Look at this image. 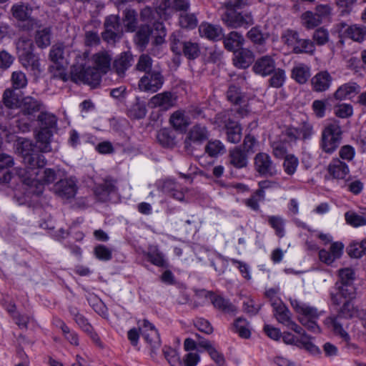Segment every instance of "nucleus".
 Masks as SVG:
<instances>
[{
  "mask_svg": "<svg viewBox=\"0 0 366 366\" xmlns=\"http://www.w3.org/2000/svg\"><path fill=\"white\" fill-rule=\"evenodd\" d=\"M16 152L23 157L26 168L18 169L17 175L22 182L31 184L36 179L39 174L37 167H44L46 164V159L44 155L35 153L34 146L29 139L19 140L16 144Z\"/></svg>",
  "mask_w": 366,
  "mask_h": 366,
  "instance_id": "1",
  "label": "nucleus"
},
{
  "mask_svg": "<svg viewBox=\"0 0 366 366\" xmlns=\"http://www.w3.org/2000/svg\"><path fill=\"white\" fill-rule=\"evenodd\" d=\"M71 78L74 82L86 84L92 87L97 86L101 81L100 72L86 62L74 65Z\"/></svg>",
  "mask_w": 366,
  "mask_h": 366,
  "instance_id": "2",
  "label": "nucleus"
},
{
  "mask_svg": "<svg viewBox=\"0 0 366 366\" xmlns=\"http://www.w3.org/2000/svg\"><path fill=\"white\" fill-rule=\"evenodd\" d=\"M224 24L231 29L244 28L254 24V21L250 11H237L236 9L226 10L221 16Z\"/></svg>",
  "mask_w": 366,
  "mask_h": 366,
  "instance_id": "3",
  "label": "nucleus"
},
{
  "mask_svg": "<svg viewBox=\"0 0 366 366\" xmlns=\"http://www.w3.org/2000/svg\"><path fill=\"white\" fill-rule=\"evenodd\" d=\"M342 130L337 122H332L325 127L322 132L320 147L328 154L332 153L341 142Z\"/></svg>",
  "mask_w": 366,
  "mask_h": 366,
  "instance_id": "4",
  "label": "nucleus"
},
{
  "mask_svg": "<svg viewBox=\"0 0 366 366\" xmlns=\"http://www.w3.org/2000/svg\"><path fill=\"white\" fill-rule=\"evenodd\" d=\"M272 308L274 317L279 323L293 330L295 333L302 332V327L292 320L291 312L281 300L274 301Z\"/></svg>",
  "mask_w": 366,
  "mask_h": 366,
  "instance_id": "5",
  "label": "nucleus"
},
{
  "mask_svg": "<svg viewBox=\"0 0 366 366\" xmlns=\"http://www.w3.org/2000/svg\"><path fill=\"white\" fill-rule=\"evenodd\" d=\"M42 167L36 166L39 173L35 177L36 179L34 182H31V184L23 182L25 185L28 186L30 193L36 195L42 194L44 184L53 183L56 179V173L54 169L49 168L42 169Z\"/></svg>",
  "mask_w": 366,
  "mask_h": 366,
  "instance_id": "6",
  "label": "nucleus"
},
{
  "mask_svg": "<svg viewBox=\"0 0 366 366\" xmlns=\"http://www.w3.org/2000/svg\"><path fill=\"white\" fill-rule=\"evenodd\" d=\"M104 26V31L102 33V39L105 41L114 44L121 39L123 31L118 15L107 16Z\"/></svg>",
  "mask_w": 366,
  "mask_h": 366,
  "instance_id": "7",
  "label": "nucleus"
},
{
  "mask_svg": "<svg viewBox=\"0 0 366 366\" xmlns=\"http://www.w3.org/2000/svg\"><path fill=\"white\" fill-rule=\"evenodd\" d=\"M164 82V78L159 71H152L145 74L139 81L141 91L156 92L160 89Z\"/></svg>",
  "mask_w": 366,
  "mask_h": 366,
  "instance_id": "8",
  "label": "nucleus"
},
{
  "mask_svg": "<svg viewBox=\"0 0 366 366\" xmlns=\"http://www.w3.org/2000/svg\"><path fill=\"white\" fill-rule=\"evenodd\" d=\"M254 170L263 177H273L277 174L276 166L270 156L264 152L257 154L254 158Z\"/></svg>",
  "mask_w": 366,
  "mask_h": 366,
  "instance_id": "9",
  "label": "nucleus"
},
{
  "mask_svg": "<svg viewBox=\"0 0 366 366\" xmlns=\"http://www.w3.org/2000/svg\"><path fill=\"white\" fill-rule=\"evenodd\" d=\"M290 302L297 315V320H308L319 319L323 314V311H319L316 307L303 303L296 299H290Z\"/></svg>",
  "mask_w": 366,
  "mask_h": 366,
  "instance_id": "10",
  "label": "nucleus"
},
{
  "mask_svg": "<svg viewBox=\"0 0 366 366\" xmlns=\"http://www.w3.org/2000/svg\"><path fill=\"white\" fill-rule=\"evenodd\" d=\"M227 99L234 105L238 107L235 109L237 114L241 117L246 116L248 114V104L244 96L240 92L239 87L232 85L229 87L227 92Z\"/></svg>",
  "mask_w": 366,
  "mask_h": 366,
  "instance_id": "11",
  "label": "nucleus"
},
{
  "mask_svg": "<svg viewBox=\"0 0 366 366\" xmlns=\"http://www.w3.org/2000/svg\"><path fill=\"white\" fill-rule=\"evenodd\" d=\"M172 49L177 54H180L182 51L183 54L189 59L197 58L200 53L199 44L190 41H174L172 43Z\"/></svg>",
  "mask_w": 366,
  "mask_h": 366,
  "instance_id": "12",
  "label": "nucleus"
},
{
  "mask_svg": "<svg viewBox=\"0 0 366 366\" xmlns=\"http://www.w3.org/2000/svg\"><path fill=\"white\" fill-rule=\"evenodd\" d=\"M177 96L171 92H163L153 96L149 104L151 107H159L162 110H168L175 106Z\"/></svg>",
  "mask_w": 366,
  "mask_h": 366,
  "instance_id": "13",
  "label": "nucleus"
},
{
  "mask_svg": "<svg viewBox=\"0 0 366 366\" xmlns=\"http://www.w3.org/2000/svg\"><path fill=\"white\" fill-rule=\"evenodd\" d=\"M44 107L42 102L31 96H26L21 99L19 109L21 114L27 117H34L36 113L41 112Z\"/></svg>",
  "mask_w": 366,
  "mask_h": 366,
  "instance_id": "14",
  "label": "nucleus"
},
{
  "mask_svg": "<svg viewBox=\"0 0 366 366\" xmlns=\"http://www.w3.org/2000/svg\"><path fill=\"white\" fill-rule=\"evenodd\" d=\"M276 63L272 56L265 55L258 58L252 66L253 71L262 76H267L274 71Z\"/></svg>",
  "mask_w": 366,
  "mask_h": 366,
  "instance_id": "15",
  "label": "nucleus"
},
{
  "mask_svg": "<svg viewBox=\"0 0 366 366\" xmlns=\"http://www.w3.org/2000/svg\"><path fill=\"white\" fill-rule=\"evenodd\" d=\"M11 10L13 16L23 23V24L20 25L22 29L28 30L32 29L35 20L30 18L31 12V8L24 4L14 5Z\"/></svg>",
  "mask_w": 366,
  "mask_h": 366,
  "instance_id": "16",
  "label": "nucleus"
},
{
  "mask_svg": "<svg viewBox=\"0 0 366 366\" xmlns=\"http://www.w3.org/2000/svg\"><path fill=\"white\" fill-rule=\"evenodd\" d=\"M344 245L342 243L336 242H333L330 248V251L326 249H320L319 251L320 260L327 264L330 265L336 259L340 258L343 253Z\"/></svg>",
  "mask_w": 366,
  "mask_h": 366,
  "instance_id": "17",
  "label": "nucleus"
},
{
  "mask_svg": "<svg viewBox=\"0 0 366 366\" xmlns=\"http://www.w3.org/2000/svg\"><path fill=\"white\" fill-rule=\"evenodd\" d=\"M54 191L63 199L73 198L76 193V182L71 179H61L54 184Z\"/></svg>",
  "mask_w": 366,
  "mask_h": 366,
  "instance_id": "18",
  "label": "nucleus"
},
{
  "mask_svg": "<svg viewBox=\"0 0 366 366\" xmlns=\"http://www.w3.org/2000/svg\"><path fill=\"white\" fill-rule=\"evenodd\" d=\"M342 317L339 313L337 315L330 316L324 320V324L335 335H339L344 341L348 342L350 337L343 328V325L341 322Z\"/></svg>",
  "mask_w": 366,
  "mask_h": 366,
  "instance_id": "19",
  "label": "nucleus"
},
{
  "mask_svg": "<svg viewBox=\"0 0 366 366\" xmlns=\"http://www.w3.org/2000/svg\"><path fill=\"white\" fill-rule=\"evenodd\" d=\"M142 335L152 347L157 348L160 345V339L155 327L148 320H144L139 326Z\"/></svg>",
  "mask_w": 366,
  "mask_h": 366,
  "instance_id": "20",
  "label": "nucleus"
},
{
  "mask_svg": "<svg viewBox=\"0 0 366 366\" xmlns=\"http://www.w3.org/2000/svg\"><path fill=\"white\" fill-rule=\"evenodd\" d=\"M228 161L230 165L237 169L246 167L248 164V155L242 150V146L229 149Z\"/></svg>",
  "mask_w": 366,
  "mask_h": 366,
  "instance_id": "21",
  "label": "nucleus"
},
{
  "mask_svg": "<svg viewBox=\"0 0 366 366\" xmlns=\"http://www.w3.org/2000/svg\"><path fill=\"white\" fill-rule=\"evenodd\" d=\"M327 172L333 179H343L350 173L347 164L340 159H333L327 167Z\"/></svg>",
  "mask_w": 366,
  "mask_h": 366,
  "instance_id": "22",
  "label": "nucleus"
},
{
  "mask_svg": "<svg viewBox=\"0 0 366 366\" xmlns=\"http://www.w3.org/2000/svg\"><path fill=\"white\" fill-rule=\"evenodd\" d=\"M69 49L62 44L54 45L50 51L49 56L52 61L59 64V69L64 68L69 64Z\"/></svg>",
  "mask_w": 366,
  "mask_h": 366,
  "instance_id": "23",
  "label": "nucleus"
},
{
  "mask_svg": "<svg viewBox=\"0 0 366 366\" xmlns=\"http://www.w3.org/2000/svg\"><path fill=\"white\" fill-rule=\"evenodd\" d=\"M169 123L175 130L183 132L190 124V119L184 110L178 109L171 114Z\"/></svg>",
  "mask_w": 366,
  "mask_h": 366,
  "instance_id": "24",
  "label": "nucleus"
},
{
  "mask_svg": "<svg viewBox=\"0 0 366 366\" xmlns=\"http://www.w3.org/2000/svg\"><path fill=\"white\" fill-rule=\"evenodd\" d=\"M133 56L129 52H123L120 54L114 61L113 69L118 76L122 77L125 71L132 66Z\"/></svg>",
  "mask_w": 366,
  "mask_h": 366,
  "instance_id": "25",
  "label": "nucleus"
},
{
  "mask_svg": "<svg viewBox=\"0 0 366 366\" xmlns=\"http://www.w3.org/2000/svg\"><path fill=\"white\" fill-rule=\"evenodd\" d=\"M19 62L28 71L35 76H39L41 71L42 68L40 63L39 57L35 54L26 56L24 58L19 59Z\"/></svg>",
  "mask_w": 366,
  "mask_h": 366,
  "instance_id": "26",
  "label": "nucleus"
},
{
  "mask_svg": "<svg viewBox=\"0 0 366 366\" xmlns=\"http://www.w3.org/2000/svg\"><path fill=\"white\" fill-rule=\"evenodd\" d=\"M199 32L202 37L212 41H217L220 39L222 35V29L218 25L203 22L199 26Z\"/></svg>",
  "mask_w": 366,
  "mask_h": 366,
  "instance_id": "27",
  "label": "nucleus"
},
{
  "mask_svg": "<svg viewBox=\"0 0 366 366\" xmlns=\"http://www.w3.org/2000/svg\"><path fill=\"white\" fill-rule=\"evenodd\" d=\"M223 43L227 50L234 52L242 48L244 39L240 33L231 31L224 37Z\"/></svg>",
  "mask_w": 366,
  "mask_h": 366,
  "instance_id": "28",
  "label": "nucleus"
},
{
  "mask_svg": "<svg viewBox=\"0 0 366 366\" xmlns=\"http://www.w3.org/2000/svg\"><path fill=\"white\" fill-rule=\"evenodd\" d=\"M332 76L327 71H321L312 79V86L314 91L322 92L327 90L330 86Z\"/></svg>",
  "mask_w": 366,
  "mask_h": 366,
  "instance_id": "29",
  "label": "nucleus"
},
{
  "mask_svg": "<svg viewBox=\"0 0 366 366\" xmlns=\"http://www.w3.org/2000/svg\"><path fill=\"white\" fill-rule=\"evenodd\" d=\"M14 165L12 157L0 153V183L9 182L11 179V173L9 168Z\"/></svg>",
  "mask_w": 366,
  "mask_h": 366,
  "instance_id": "30",
  "label": "nucleus"
},
{
  "mask_svg": "<svg viewBox=\"0 0 366 366\" xmlns=\"http://www.w3.org/2000/svg\"><path fill=\"white\" fill-rule=\"evenodd\" d=\"M92 60L97 71L100 74L107 73L110 69L112 58L107 51H101L94 54Z\"/></svg>",
  "mask_w": 366,
  "mask_h": 366,
  "instance_id": "31",
  "label": "nucleus"
},
{
  "mask_svg": "<svg viewBox=\"0 0 366 366\" xmlns=\"http://www.w3.org/2000/svg\"><path fill=\"white\" fill-rule=\"evenodd\" d=\"M254 56L251 51L247 49H239L234 51V64L239 68H247L253 61Z\"/></svg>",
  "mask_w": 366,
  "mask_h": 366,
  "instance_id": "32",
  "label": "nucleus"
},
{
  "mask_svg": "<svg viewBox=\"0 0 366 366\" xmlns=\"http://www.w3.org/2000/svg\"><path fill=\"white\" fill-rule=\"evenodd\" d=\"M198 345L207 351L211 359L217 366H224L225 365V358L223 354L219 352L208 340H201Z\"/></svg>",
  "mask_w": 366,
  "mask_h": 366,
  "instance_id": "33",
  "label": "nucleus"
},
{
  "mask_svg": "<svg viewBox=\"0 0 366 366\" xmlns=\"http://www.w3.org/2000/svg\"><path fill=\"white\" fill-rule=\"evenodd\" d=\"M52 136L51 130L41 128L36 134V147L41 152H49L51 150L50 139Z\"/></svg>",
  "mask_w": 366,
  "mask_h": 366,
  "instance_id": "34",
  "label": "nucleus"
},
{
  "mask_svg": "<svg viewBox=\"0 0 366 366\" xmlns=\"http://www.w3.org/2000/svg\"><path fill=\"white\" fill-rule=\"evenodd\" d=\"M360 86L355 82H349L340 86L334 93V97L337 100H342L352 94H357Z\"/></svg>",
  "mask_w": 366,
  "mask_h": 366,
  "instance_id": "35",
  "label": "nucleus"
},
{
  "mask_svg": "<svg viewBox=\"0 0 366 366\" xmlns=\"http://www.w3.org/2000/svg\"><path fill=\"white\" fill-rule=\"evenodd\" d=\"M206 297H209L212 301L213 305L222 310L224 312H234L236 310L235 307L231 304L228 300L224 299V297L214 295L211 292H206Z\"/></svg>",
  "mask_w": 366,
  "mask_h": 366,
  "instance_id": "36",
  "label": "nucleus"
},
{
  "mask_svg": "<svg viewBox=\"0 0 366 366\" xmlns=\"http://www.w3.org/2000/svg\"><path fill=\"white\" fill-rule=\"evenodd\" d=\"M247 37L256 45L259 53H264L267 49L264 46L266 38L257 27H252L247 33Z\"/></svg>",
  "mask_w": 366,
  "mask_h": 366,
  "instance_id": "37",
  "label": "nucleus"
},
{
  "mask_svg": "<svg viewBox=\"0 0 366 366\" xmlns=\"http://www.w3.org/2000/svg\"><path fill=\"white\" fill-rule=\"evenodd\" d=\"M145 256L148 261L157 267H168V264L164 259V254L155 246L150 247L148 252L145 254Z\"/></svg>",
  "mask_w": 366,
  "mask_h": 366,
  "instance_id": "38",
  "label": "nucleus"
},
{
  "mask_svg": "<svg viewBox=\"0 0 366 366\" xmlns=\"http://www.w3.org/2000/svg\"><path fill=\"white\" fill-rule=\"evenodd\" d=\"M16 50L19 59L34 54L32 40L25 36L20 37L16 42Z\"/></svg>",
  "mask_w": 366,
  "mask_h": 366,
  "instance_id": "39",
  "label": "nucleus"
},
{
  "mask_svg": "<svg viewBox=\"0 0 366 366\" xmlns=\"http://www.w3.org/2000/svg\"><path fill=\"white\" fill-rule=\"evenodd\" d=\"M21 99L15 92V89L8 88L5 89L2 95L1 102L8 109L19 108Z\"/></svg>",
  "mask_w": 366,
  "mask_h": 366,
  "instance_id": "40",
  "label": "nucleus"
},
{
  "mask_svg": "<svg viewBox=\"0 0 366 366\" xmlns=\"http://www.w3.org/2000/svg\"><path fill=\"white\" fill-rule=\"evenodd\" d=\"M115 189L114 181L107 179L102 184L96 187L94 192L99 199L104 201L110 193L115 191Z\"/></svg>",
  "mask_w": 366,
  "mask_h": 366,
  "instance_id": "41",
  "label": "nucleus"
},
{
  "mask_svg": "<svg viewBox=\"0 0 366 366\" xmlns=\"http://www.w3.org/2000/svg\"><path fill=\"white\" fill-rule=\"evenodd\" d=\"M310 75V67L302 64L295 66L292 71V78L299 84H305Z\"/></svg>",
  "mask_w": 366,
  "mask_h": 366,
  "instance_id": "42",
  "label": "nucleus"
},
{
  "mask_svg": "<svg viewBox=\"0 0 366 366\" xmlns=\"http://www.w3.org/2000/svg\"><path fill=\"white\" fill-rule=\"evenodd\" d=\"M205 152L211 157H216L224 154L226 152V148L221 141L212 139L206 144Z\"/></svg>",
  "mask_w": 366,
  "mask_h": 366,
  "instance_id": "43",
  "label": "nucleus"
},
{
  "mask_svg": "<svg viewBox=\"0 0 366 366\" xmlns=\"http://www.w3.org/2000/svg\"><path fill=\"white\" fill-rule=\"evenodd\" d=\"M209 132L205 126L195 124L189 132V138L194 142H202L207 139Z\"/></svg>",
  "mask_w": 366,
  "mask_h": 366,
  "instance_id": "44",
  "label": "nucleus"
},
{
  "mask_svg": "<svg viewBox=\"0 0 366 366\" xmlns=\"http://www.w3.org/2000/svg\"><path fill=\"white\" fill-rule=\"evenodd\" d=\"M35 41L40 48H45L51 44V29L49 27L40 28L36 31Z\"/></svg>",
  "mask_w": 366,
  "mask_h": 366,
  "instance_id": "45",
  "label": "nucleus"
},
{
  "mask_svg": "<svg viewBox=\"0 0 366 366\" xmlns=\"http://www.w3.org/2000/svg\"><path fill=\"white\" fill-rule=\"evenodd\" d=\"M315 50V44L310 39H297L295 46L294 47L295 54H312Z\"/></svg>",
  "mask_w": 366,
  "mask_h": 366,
  "instance_id": "46",
  "label": "nucleus"
},
{
  "mask_svg": "<svg viewBox=\"0 0 366 366\" xmlns=\"http://www.w3.org/2000/svg\"><path fill=\"white\" fill-rule=\"evenodd\" d=\"M227 137L228 142L232 144L239 143L242 139V128L237 122L227 125Z\"/></svg>",
  "mask_w": 366,
  "mask_h": 366,
  "instance_id": "47",
  "label": "nucleus"
},
{
  "mask_svg": "<svg viewBox=\"0 0 366 366\" xmlns=\"http://www.w3.org/2000/svg\"><path fill=\"white\" fill-rule=\"evenodd\" d=\"M302 332L297 333L298 335H300L299 347L304 348L314 355L319 354L320 352V349L311 342L310 337L305 332L302 327Z\"/></svg>",
  "mask_w": 366,
  "mask_h": 366,
  "instance_id": "48",
  "label": "nucleus"
},
{
  "mask_svg": "<svg viewBox=\"0 0 366 366\" xmlns=\"http://www.w3.org/2000/svg\"><path fill=\"white\" fill-rule=\"evenodd\" d=\"M301 21L302 25L308 29L317 26L322 22V19L318 15L309 11L302 14Z\"/></svg>",
  "mask_w": 366,
  "mask_h": 366,
  "instance_id": "49",
  "label": "nucleus"
},
{
  "mask_svg": "<svg viewBox=\"0 0 366 366\" xmlns=\"http://www.w3.org/2000/svg\"><path fill=\"white\" fill-rule=\"evenodd\" d=\"M12 87L11 89L18 90L25 88L28 84L26 74L21 71H14L11 76Z\"/></svg>",
  "mask_w": 366,
  "mask_h": 366,
  "instance_id": "50",
  "label": "nucleus"
},
{
  "mask_svg": "<svg viewBox=\"0 0 366 366\" xmlns=\"http://www.w3.org/2000/svg\"><path fill=\"white\" fill-rule=\"evenodd\" d=\"M37 119L41 124V128H46L50 130L56 127L57 118L51 113L41 112Z\"/></svg>",
  "mask_w": 366,
  "mask_h": 366,
  "instance_id": "51",
  "label": "nucleus"
},
{
  "mask_svg": "<svg viewBox=\"0 0 366 366\" xmlns=\"http://www.w3.org/2000/svg\"><path fill=\"white\" fill-rule=\"evenodd\" d=\"M137 12L134 9H126L124 12L123 22L127 31H134L137 27Z\"/></svg>",
  "mask_w": 366,
  "mask_h": 366,
  "instance_id": "52",
  "label": "nucleus"
},
{
  "mask_svg": "<svg viewBox=\"0 0 366 366\" xmlns=\"http://www.w3.org/2000/svg\"><path fill=\"white\" fill-rule=\"evenodd\" d=\"M179 23L182 28L192 29L197 26L198 21L194 14L183 12L179 16Z\"/></svg>",
  "mask_w": 366,
  "mask_h": 366,
  "instance_id": "53",
  "label": "nucleus"
},
{
  "mask_svg": "<svg viewBox=\"0 0 366 366\" xmlns=\"http://www.w3.org/2000/svg\"><path fill=\"white\" fill-rule=\"evenodd\" d=\"M234 328L235 332L238 333L239 337L247 339L251 335V332L249 329V323L244 318H237L234 323Z\"/></svg>",
  "mask_w": 366,
  "mask_h": 366,
  "instance_id": "54",
  "label": "nucleus"
},
{
  "mask_svg": "<svg viewBox=\"0 0 366 366\" xmlns=\"http://www.w3.org/2000/svg\"><path fill=\"white\" fill-rule=\"evenodd\" d=\"M159 143L164 147H172L175 141L172 132L167 129H160L157 135Z\"/></svg>",
  "mask_w": 366,
  "mask_h": 366,
  "instance_id": "55",
  "label": "nucleus"
},
{
  "mask_svg": "<svg viewBox=\"0 0 366 366\" xmlns=\"http://www.w3.org/2000/svg\"><path fill=\"white\" fill-rule=\"evenodd\" d=\"M283 168L288 175L295 173L299 164L298 159L294 154H288L284 158Z\"/></svg>",
  "mask_w": 366,
  "mask_h": 366,
  "instance_id": "56",
  "label": "nucleus"
},
{
  "mask_svg": "<svg viewBox=\"0 0 366 366\" xmlns=\"http://www.w3.org/2000/svg\"><path fill=\"white\" fill-rule=\"evenodd\" d=\"M365 34V29L357 25L351 26L346 30V34L348 37L359 42L364 39Z\"/></svg>",
  "mask_w": 366,
  "mask_h": 366,
  "instance_id": "57",
  "label": "nucleus"
},
{
  "mask_svg": "<svg viewBox=\"0 0 366 366\" xmlns=\"http://www.w3.org/2000/svg\"><path fill=\"white\" fill-rule=\"evenodd\" d=\"M268 222L270 226L275 230L276 234L282 237L285 235L284 220L279 216H269L268 217Z\"/></svg>",
  "mask_w": 366,
  "mask_h": 366,
  "instance_id": "58",
  "label": "nucleus"
},
{
  "mask_svg": "<svg viewBox=\"0 0 366 366\" xmlns=\"http://www.w3.org/2000/svg\"><path fill=\"white\" fill-rule=\"evenodd\" d=\"M272 76L269 79V85L272 87H281L285 81V71L282 69H275L272 72Z\"/></svg>",
  "mask_w": 366,
  "mask_h": 366,
  "instance_id": "59",
  "label": "nucleus"
},
{
  "mask_svg": "<svg viewBox=\"0 0 366 366\" xmlns=\"http://www.w3.org/2000/svg\"><path fill=\"white\" fill-rule=\"evenodd\" d=\"M152 66V58L147 54H142L139 56L137 64L135 66V69L137 71L145 72L147 74V72L150 71Z\"/></svg>",
  "mask_w": 366,
  "mask_h": 366,
  "instance_id": "60",
  "label": "nucleus"
},
{
  "mask_svg": "<svg viewBox=\"0 0 366 366\" xmlns=\"http://www.w3.org/2000/svg\"><path fill=\"white\" fill-rule=\"evenodd\" d=\"M347 222L354 227H360L366 224V220L361 214H357L353 212H347L345 214Z\"/></svg>",
  "mask_w": 366,
  "mask_h": 366,
  "instance_id": "61",
  "label": "nucleus"
},
{
  "mask_svg": "<svg viewBox=\"0 0 366 366\" xmlns=\"http://www.w3.org/2000/svg\"><path fill=\"white\" fill-rule=\"evenodd\" d=\"M334 112L340 118H348L352 115V107L348 104H341L335 107Z\"/></svg>",
  "mask_w": 366,
  "mask_h": 366,
  "instance_id": "62",
  "label": "nucleus"
},
{
  "mask_svg": "<svg viewBox=\"0 0 366 366\" xmlns=\"http://www.w3.org/2000/svg\"><path fill=\"white\" fill-rule=\"evenodd\" d=\"M96 257L102 261H108L112 259V250L103 244H99L94 248Z\"/></svg>",
  "mask_w": 366,
  "mask_h": 366,
  "instance_id": "63",
  "label": "nucleus"
},
{
  "mask_svg": "<svg viewBox=\"0 0 366 366\" xmlns=\"http://www.w3.org/2000/svg\"><path fill=\"white\" fill-rule=\"evenodd\" d=\"M299 34L297 31L292 30L286 31L282 36V41L285 44L291 47L294 52V47L296 45Z\"/></svg>",
  "mask_w": 366,
  "mask_h": 366,
  "instance_id": "64",
  "label": "nucleus"
}]
</instances>
